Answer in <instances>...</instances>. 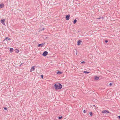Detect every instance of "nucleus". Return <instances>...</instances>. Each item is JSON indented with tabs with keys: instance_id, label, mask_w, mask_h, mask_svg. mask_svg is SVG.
Here are the masks:
<instances>
[{
	"instance_id": "nucleus-1",
	"label": "nucleus",
	"mask_w": 120,
	"mask_h": 120,
	"mask_svg": "<svg viewBox=\"0 0 120 120\" xmlns=\"http://www.w3.org/2000/svg\"><path fill=\"white\" fill-rule=\"evenodd\" d=\"M54 87L56 90L59 89L62 87L61 84L60 83H57L54 85Z\"/></svg>"
},
{
	"instance_id": "nucleus-2",
	"label": "nucleus",
	"mask_w": 120,
	"mask_h": 120,
	"mask_svg": "<svg viewBox=\"0 0 120 120\" xmlns=\"http://www.w3.org/2000/svg\"><path fill=\"white\" fill-rule=\"evenodd\" d=\"M48 53V52L47 51H45L42 54V55L44 56H46Z\"/></svg>"
},
{
	"instance_id": "nucleus-3",
	"label": "nucleus",
	"mask_w": 120,
	"mask_h": 120,
	"mask_svg": "<svg viewBox=\"0 0 120 120\" xmlns=\"http://www.w3.org/2000/svg\"><path fill=\"white\" fill-rule=\"evenodd\" d=\"M102 112L103 113H109V112L108 111L105 110L102 111Z\"/></svg>"
},
{
	"instance_id": "nucleus-4",
	"label": "nucleus",
	"mask_w": 120,
	"mask_h": 120,
	"mask_svg": "<svg viewBox=\"0 0 120 120\" xmlns=\"http://www.w3.org/2000/svg\"><path fill=\"white\" fill-rule=\"evenodd\" d=\"M35 66H33L31 68L30 71V72H32V71H34L35 69Z\"/></svg>"
},
{
	"instance_id": "nucleus-5",
	"label": "nucleus",
	"mask_w": 120,
	"mask_h": 120,
	"mask_svg": "<svg viewBox=\"0 0 120 120\" xmlns=\"http://www.w3.org/2000/svg\"><path fill=\"white\" fill-rule=\"evenodd\" d=\"M70 15H68L66 16V18L67 20H68L69 19Z\"/></svg>"
},
{
	"instance_id": "nucleus-6",
	"label": "nucleus",
	"mask_w": 120,
	"mask_h": 120,
	"mask_svg": "<svg viewBox=\"0 0 120 120\" xmlns=\"http://www.w3.org/2000/svg\"><path fill=\"white\" fill-rule=\"evenodd\" d=\"M44 44H45L43 43H42L41 44H39L38 45V47L41 46V47H42L44 45Z\"/></svg>"
},
{
	"instance_id": "nucleus-7",
	"label": "nucleus",
	"mask_w": 120,
	"mask_h": 120,
	"mask_svg": "<svg viewBox=\"0 0 120 120\" xmlns=\"http://www.w3.org/2000/svg\"><path fill=\"white\" fill-rule=\"evenodd\" d=\"M82 42V41L80 40H79L78 41H77V43H78V44L77 45H81V43H80L81 42Z\"/></svg>"
},
{
	"instance_id": "nucleus-8",
	"label": "nucleus",
	"mask_w": 120,
	"mask_h": 120,
	"mask_svg": "<svg viewBox=\"0 0 120 120\" xmlns=\"http://www.w3.org/2000/svg\"><path fill=\"white\" fill-rule=\"evenodd\" d=\"M5 21L4 19H1L0 21L3 24H4V22Z\"/></svg>"
},
{
	"instance_id": "nucleus-9",
	"label": "nucleus",
	"mask_w": 120,
	"mask_h": 120,
	"mask_svg": "<svg viewBox=\"0 0 120 120\" xmlns=\"http://www.w3.org/2000/svg\"><path fill=\"white\" fill-rule=\"evenodd\" d=\"M4 5L3 4H0V8H2L4 6Z\"/></svg>"
},
{
	"instance_id": "nucleus-10",
	"label": "nucleus",
	"mask_w": 120,
	"mask_h": 120,
	"mask_svg": "<svg viewBox=\"0 0 120 120\" xmlns=\"http://www.w3.org/2000/svg\"><path fill=\"white\" fill-rule=\"evenodd\" d=\"M10 39H11L10 38H9L8 37H6V38H5L4 40V41H5L6 40H10Z\"/></svg>"
},
{
	"instance_id": "nucleus-11",
	"label": "nucleus",
	"mask_w": 120,
	"mask_h": 120,
	"mask_svg": "<svg viewBox=\"0 0 120 120\" xmlns=\"http://www.w3.org/2000/svg\"><path fill=\"white\" fill-rule=\"evenodd\" d=\"M13 49L12 48H11L10 49V51L11 52H12L13 51Z\"/></svg>"
},
{
	"instance_id": "nucleus-12",
	"label": "nucleus",
	"mask_w": 120,
	"mask_h": 120,
	"mask_svg": "<svg viewBox=\"0 0 120 120\" xmlns=\"http://www.w3.org/2000/svg\"><path fill=\"white\" fill-rule=\"evenodd\" d=\"M99 79V78L98 77H97V76L95 77V79L96 80H98V79Z\"/></svg>"
},
{
	"instance_id": "nucleus-13",
	"label": "nucleus",
	"mask_w": 120,
	"mask_h": 120,
	"mask_svg": "<svg viewBox=\"0 0 120 120\" xmlns=\"http://www.w3.org/2000/svg\"><path fill=\"white\" fill-rule=\"evenodd\" d=\"M77 21V20L76 19H75L73 23L74 24H75Z\"/></svg>"
},
{
	"instance_id": "nucleus-14",
	"label": "nucleus",
	"mask_w": 120,
	"mask_h": 120,
	"mask_svg": "<svg viewBox=\"0 0 120 120\" xmlns=\"http://www.w3.org/2000/svg\"><path fill=\"white\" fill-rule=\"evenodd\" d=\"M83 73H89V72H87L86 71H83Z\"/></svg>"
},
{
	"instance_id": "nucleus-15",
	"label": "nucleus",
	"mask_w": 120,
	"mask_h": 120,
	"mask_svg": "<svg viewBox=\"0 0 120 120\" xmlns=\"http://www.w3.org/2000/svg\"><path fill=\"white\" fill-rule=\"evenodd\" d=\"M62 73V72L60 71H58L57 72V74H61Z\"/></svg>"
},
{
	"instance_id": "nucleus-16",
	"label": "nucleus",
	"mask_w": 120,
	"mask_h": 120,
	"mask_svg": "<svg viewBox=\"0 0 120 120\" xmlns=\"http://www.w3.org/2000/svg\"><path fill=\"white\" fill-rule=\"evenodd\" d=\"M90 115L91 116H92L93 115V114L92 113V112H90Z\"/></svg>"
},
{
	"instance_id": "nucleus-17",
	"label": "nucleus",
	"mask_w": 120,
	"mask_h": 120,
	"mask_svg": "<svg viewBox=\"0 0 120 120\" xmlns=\"http://www.w3.org/2000/svg\"><path fill=\"white\" fill-rule=\"evenodd\" d=\"M85 63V61H82V62H81V63L82 64H84Z\"/></svg>"
},
{
	"instance_id": "nucleus-18",
	"label": "nucleus",
	"mask_w": 120,
	"mask_h": 120,
	"mask_svg": "<svg viewBox=\"0 0 120 120\" xmlns=\"http://www.w3.org/2000/svg\"><path fill=\"white\" fill-rule=\"evenodd\" d=\"M62 118V116H60V117H58V118L59 119H61Z\"/></svg>"
},
{
	"instance_id": "nucleus-19",
	"label": "nucleus",
	"mask_w": 120,
	"mask_h": 120,
	"mask_svg": "<svg viewBox=\"0 0 120 120\" xmlns=\"http://www.w3.org/2000/svg\"><path fill=\"white\" fill-rule=\"evenodd\" d=\"M4 109L5 110H7V108L6 107H4Z\"/></svg>"
},
{
	"instance_id": "nucleus-20",
	"label": "nucleus",
	"mask_w": 120,
	"mask_h": 120,
	"mask_svg": "<svg viewBox=\"0 0 120 120\" xmlns=\"http://www.w3.org/2000/svg\"><path fill=\"white\" fill-rule=\"evenodd\" d=\"M105 41L106 43H107L108 42V41L107 40H105Z\"/></svg>"
},
{
	"instance_id": "nucleus-21",
	"label": "nucleus",
	"mask_w": 120,
	"mask_h": 120,
	"mask_svg": "<svg viewBox=\"0 0 120 120\" xmlns=\"http://www.w3.org/2000/svg\"><path fill=\"white\" fill-rule=\"evenodd\" d=\"M45 29V28H43L41 29V30L40 31H42V30H44Z\"/></svg>"
},
{
	"instance_id": "nucleus-22",
	"label": "nucleus",
	"mask_w": 120,
	"mask_h": 120,
	"mask_svg": "<svg viewBox=\"0 0 120 120\" xmlns=\"http://www.w3.org/2000/svg\"><path fill=\"white\" fill-rule=\"evenodd\" d=\"M86 112V110H84L83 111V112L84 113H85Z\"/></svg>"
},
{
	"instance_id": "nucleus-23",
	"label": "nucleus",
	"mask_w": 120,
	"mask_h": 120,
	"mask_svg": "<svg viewBox=\"0 0 120 120\" xmlns=\"http://www.w3.org/2000/svg\"><path fill=\"white\" fill-rule=\"evenodd\" d=\"M41 77L42 78H43V76L42 75H41Z\"/></svg>"
},
{
	"instance_id": "nucleus-24",
	"label": "nucleus",
	"mask_w": 120,
	"mask_h": 120,
	"mask_svg": "<svg viewBox=\"0 0 120 120\" xmlns=\"http://www.w3.org/2000/svg\"><path fill=\"white\" fill-rule=\"evenodd\" d=\"M112 83H110V84H109V85H110V86H111V85H112Z\"/></svg>"
},
{
	"instance_id": "nucleus-25",
	"label": "nucleus",
	"mask_w": 120,
	"mask_h": 120,
	"mask_svg": "<svg viewBox=\"0 0 120 120\" xmlns=\"http://www.w3.org/2000/svg\"><path fill=\"white\" fill-rule=\"evenodd\" d=\"M23 64V63H21V64L19 66H21V65H22V64Z\"/></svg>"
},
{
	"instance_id": "nucleus-26",
	"label": "nucleus",
	"mask_w": 120,
	"mask_h": 120,
	"mask_svg": "<svg viewBox=\"0 0 120 120\" xmlns=\"http://www.w3.org/2000/svg\"><path fill=\"white\" fill-rule=\"evenodd\" d=\"M23 64V63H21V64L19 66H21V65H22V64Z\"/></svg>"
},
{
	"instance_id": "nucleus-27",
	"label": "nucleus",
	"mask_w": 120,
	"mask_h": 120,
	"mask_svg": "<svg viewBox=\"0 0 120 120\" xmlns=\"http://www.w3.org/2000/svg\"><path fill=\"white\" fill-rule=\"evenodd\" d=\"M77 52H76V55H77Z\"/></svg>"
},
{
	"instance_id": "nucleus-28",
	"label": "nucleus",
	"mask_w": 120,
	"mask_h": 120,
	"mask_svg": "<svg viewBox=\"0 0 120 120\" xmlns=\"http://www.w3.org/2000/svg\"><path fill=\"white\" fill-rule=\"evenodd\" d=\"M93 106H94L95 107V105H93Z\"/></svg>"
}]
</instances>
